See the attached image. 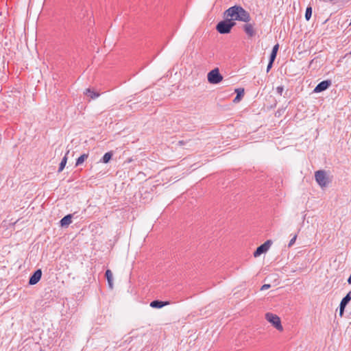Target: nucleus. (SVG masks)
<instances>
[{"label": "nucleus", "instance_id": "obj_5", "mask_svg": "<svg viewBox=\"0 0 351 351\" xmlns=\"http://www.w3.org/2000/svg\"><path fill=\"white\" fill-rule=\"evenodd\" d=\"M208 81L213 84H217L223 80V76L219 73V69L211 70L207 75Z\"/></svg>", "mask_w": 351, "mask_h": 351}, {"label": "nucleus", "instance_id": "obj_7", "mask_svg": "<svg viewBox=\"0 0 351 351\" xmlns=\"http://www.w3.org/2000/svg\"><path fill=\"white\" fill-rule=\"evenodd\" d=\"M254 26H255L254 23H251L249 22L245 23L243 25V29L245 32V33L247 34L248 38H253L256 36V31Z\"/></svg>", "mask_w": 351, "mask_h": 351}, {"label": "nucleus", "instance_id": "obj_17", "mask_svg": "<svg viewBox=\"0 0 351 351\" xmlns=\"http://www.w3.org/2000/svg\"><path fill=\"white\" fill-rule=\"evenodd\" d=\"M112 157V153L111 152H106L100 160L101 162L108 163Z\"/></svg>", "mask_w": 351, "mask_h": 351}, {"label": "nucleus", "instance_id": "obj_2", "mask_svg": "<svg viewBox=\"0 0 351 351\" xmlns=\"http://www.w3.org/2000/svg\"><path fill=\"white\" fill-rule=\"evenodd\" d=\"M236 25V23L232 20L226 19L220 21L216 26L217 31L221 34H226L230 32L232 28Z\"/></svg>", "mask_w": 351, "mask_h": 351}, {"label": "nucleus", "instance_id": "obj_10", "mask_svg": "<svg viewBox=\"0 0 351 351\" xmlns=\"http://www.w3.org/2000/svg\"><path fill=\"white\" fill-rule=\"evenodd\" d=\"M170 302L168 301H160V300H154L151 302L150 306L155 308H160L165 306L169 304Z\"/></svg>", "mask_w": 351, "mask_h": 351}, {"label": "nucleus", "instance_id": "obj_24", "mask_svg": "<svg viewBox=\"0 0 351 351\" xmlns=\"http://www.w3.org/2000/svg\"><path fill=\"white\" fill-rule=\"evenodd\" d=\"M270 287H271V285L269 284H265L261 287V290L263 291V290L268 289L269 288H270Z\"/></svg>", "mask_w": 351, "mask_h": 351}, {"label": "nucleus", "instance_id": "obj_14", "mask_svg": "<svg viewBox=\"0 0 351 351\" xmlns=\"http://www.w3.org/2000/svg\"><path fill=\"white\" fill-rule=\"evenodd\" d=\"M105 276L107 279V281H108L110 288L112 289V287H113V283H112L113 277H112V273L111 270L107 269L106 271Z\"/></svg>", "mask_w": 351, "mask_h": 351}, {"label": "nucleus", "instance_id": "obj_6", "mask_svg": "<svg viewBox=\"0 0 351 351\" xmlns=\"http://www.w3.org/2000/svg\"><path fill=\"white\" fill-rule=\"evenodd\" d=\"M272 242L271 240H267L263 244L261 245L259 247L256 248V250L254 252V256L258 257L261 256L262 254L265 253L271 245Z\"/></svg>", "mask_w": 351, "mask_h": 351}, {"label": "nucleus", "instance_id": "obj_13", "mask_svg": "<svg viewBox=\"0 0 351 351\" xmlns=\"http://www.w3.org/2000/svg\"><path fill=\"white\" fill-rule=\"evenodd\" d=\"M235 93H237V96L234 99L233 101L234 103H238L241 101L242 97L244 95V89L243 88H237V89H235Z\"/></svg>", "mask_w": 351, "mask_h": 351}, {"label": "nucleus", "instance_id": "obj_15", "mask_svg": "<svg viewBox=\"0 0 351 351\" xmlns=\"http://www.w3.org/2000/svg\"><path fill=\"white\" fill-rule=\"evenodd\" d=\"M69 153V151H67L66 153L65 154L64 156L62 158L60 165H59V167H58V171L60 173L61 171H62V170L64 169V168L66 166V164L67 162V156Z\"/></svg>", "mask_w": 351, "mask_h": 351}, {"label": "nucleus", "instance_id": "obj_19", "mask_svg": "<svg viewBox=\"0 0 351 351\" xmlns=\"http://www.w3.org/2000/svg\"><path fill=\"white\" fill-rule=\"evenodd\" d=\"M351 300V291H350L347 295L343 298V299L341 301V303L347 305L349 302Z\"/></svg>", "mask_w": 351, "mask_h": 351}, {"label": "nucleus", "instance_id": "obj_20", "mask_svg": "<svg viewBox=\"0 0 351 351\" xmlns=\"http://www.w3.org/2000/svg\"><path fill=\"white\" fill-rule=\"evenodd\" d=\"M312 15V8L311 6H308L306 9L305 12V19L306 21H309Z\"/></svg>", "mask_w": 351, "mask_h": 351}, {"label": "nucleus", "instance_id": "obj_3", "mask_svg": "<svg viewBox=\"0 0 351 351\" xmlns=\"http://www.w3.org/2000/svg\"><path fill=\"white\" fill-rule=\"evenodd\" d=\"M315 179L318 185L324 189L330 182V180L324 170H318L315 172Z\"/></svg>", "mask_w": 351, "mask_h": 351}, {"label": "nucleus", "instance_id": "obj_1", "mask_svg": "<svg viewBox=\"0 0 351 351\" xmlns=\"http://www.w3.org/2000/svg\"><path fill=\"white\" fill-rule=\"evenodd\" d=\"M225 14L227 17H230V20L239 21L245 23L250 22L251 20L250 14L240 5H234L226 10Z\"/></svg>", "mask_w": 351, "mask_h": 351}, {"label": "nucleus", "instance_id": "obj_23", "mask_svg": "<svg viewBox=\"0 0 351 351\" xmlns=\"http://www.w3.org/2000/svg\"><path fill=\"white\" fill-rule=\"evenodd\" d=\"M284 90V88L283 86H278L276 88V92L279 94V95H282V92Z\"/></svg>", "mask_w": 351, "mask_h": 351}, {"label": "nucleus", "instance_id": "obj_21", "mask_svg": "<svg viewBox=\"0 0 351 351\" xmlns=\"http://www.w3.org/2000/svg\"><path fill=\"white\" fill-rule=\"evenodd\" d=\"M346 306V305H345V304H343L340 302V305H339V315L341 317H342L343 315L344 309H345Z\"/></svg>", "mask_w": 351, "mask_h": 351}, {"label": "nucleus", "instance_id": "obj_16", "mask_svg": "<svg viewBox=\"0 0 351 351\" xmlns=\"http://www.w3.org/2000/svg\"><path fill=\"white\" fill-rule=\"evenodd\" d=\"M279 48V45L276 44L274 46L271 53L270 54L269 60H271V62H274L276 58L277 52Z\"/></svg>", "mask_w": 351, "mask_h": 351}, {"label": "nucleus", "instance_id": "obj_25", "mask_svg": "<svg viewBox=\"0 0 351 351\" xmlns=\"http://www.w3.org/2000/svg\"><path fill=\"white\" fill-rule=\"evenodd\" d=\"M273 63H274V62H271V60H269V62L267 67V72H269V71L271 69V68L272 67Z\"/></svg>", "mask_w": 351, "mask_h": 351}, {"label": "nucleus", "instance_id": "obj_4", "mask_svg": "<svg viewBox=\"0 0 351 351\" xmlns=\"http://www.w3.org/2000/svg\"><path fill=\"white\" fill-rule=\"evenodd\" d=\"M265 319L269 323H271L276 330L279 331L283 330V327L281 324L280 319L278 315L273 314L271 313H267L265 314Z\"/></svg>", "mask_w": 351, "mask_h": 351}, {"label": "nucleus", "instance_id": "obj_27", "mask_svg": "<svg viewBox=\"0 0 351 351\" xmlns=\"http://www.w3.org/2000/svg\"><path fill=\"white\" fill-rule=\"evenodd\" d=\"M178 143H179L180 145H184V141H180L178 142Z\"/></svg>", "mask_w": 351, "mask_h": 351}, {"label": "nucleus", "instance_id": "obj_8", "mask_svg": "<svg viewBox=\"0 0 351 351\" xmlns=\"http://www.w3.org/2000/svg\"><path fill=\"white\" fill-rule=\"evenodd\" d=\"M332 84V82L330 80H324L319 82L314 89L315 93H321L325 90H326L330 85Z\"/></svg>", "mask_w": 351, "mask_h": 351}, {"label": "nucleus", "instance_id": "obj_26", "mask_svg": "<svg viewBox=\"0 0 351 351\" xmlns=\"http://www.w3.org/2000/svg\"><path fill=\"white\" fill-rule=\"evenodd\" d=\"M324 2H332L333 0H322Z\"/></svg>", "mask_w": 351, "mask_h": 351}, {"label": "nucleus", "instance_id": "obj_18", "mask_svg": "<svg viewBox=\"0 0 351 351\" xmlns=\"http://www.w3.org/2000/svg\"><path fill=\"white\" fill-rule=\"evenodd\" d=\"M88 157V154H82L76 160L75 166L81 165Z\"/></svg>", "mask_w": 351, "mask_h": 351}, {"label": "nucleus", "instance_id": "obj_11", "mask_svg": "<svg viewBox=\"0 0 351 351\" xmlns=\"http://www.w3.org/2000/svg\"><path fill=\"white\" fill-rule=\"evenodd\" d=\"M73 215L71 214L64 216L60 221L62 227H67L72 222Z\"/></svg>", "mask_w": 351, "mask_h": 351}, {"label": "nucleus", "instance_id": "obj_9", "mask_svg": "<svg viewBox=\"0 0 351 351\" xmlns=\"http://www.w3.org/2000/svg\"><path fill=\"white\" fill-rule=\"evenodd\" d=\"M42 276V271L38 269L34 272V274L30 276L29 280V284L30 285H34L38 282Z\"/></svg>", "mask_w": 351, "mask_h": 351}, {"label": "nucleus", "instance_id": "obj_22", "mask_svg": "<svg viewBox=\"0 0 351 351\" xmlns=\"http://www.w3.org/2000/svg\"><path fill=\"white\" fill-rule=\"evenodd\" d=\"M296 239H297V235L295 234V235H294V237H293L290 240V241H289V244H288V246H289V247L292 246V245L295 243Z\"/></svg>", "mask_w": 351, "mask_h": 351}, {"label": "nucleus", "instance_id": "obj_12", "mask_svg": "<svg viewBox=\"0 0 351 351\" xmlns=\"http://www.w3.org/2000/svg\"><path fill=\"white\" fill-rule=\"evenodd\" d=\"M84 94L89 97L92 99H95L97 98L100 94L97 92H95L94 90H91L90 88H87L84 91Z\"/></svg>", "mask_w": 351, "mask_h": 351}]
</instances>
